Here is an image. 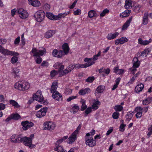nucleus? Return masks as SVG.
I'll use <instances>...</instances> for the list:
<instances>
[{
	"mask_svg": "<svg viewBox=\"0 0 152 152\" xmlns=\"http://www.w3.org/2000/svg\"><path fill=\"white\" fill-rule=\"evenodd\" d=\"M33 56L34 57H38L36 60V62L37 64H40L42 61V58L40 57L46 53V49L44 48L42 50H38L36 48H33L31 51Z\"/></svg>",
	"mask_w": 152,
	"mask_h": 152,
	"instance_id": "1",
	"label": "nucleus"
},
{
	"mask_svg": "<svg viewBox=\"0 0 152 152\" xmlns=\"http://www.w3.org/2000/svg\"><path fill=\"white\" fill-rule=\"evenodd\" d=\"M15 88L20 91H25L28 90L30 87L29 83L24 81H19L15 85Z\"/></svg>",
	"mask_w": 152,
	"mask_h": 152,
	"instance_id": "2",
	"label": "nucleus"
},
{
	"mask_svg": "<svg viewBox=\"0 0 152 152\" xmlns=\"http://www.w3.org/2000/svg\"><path fill=\"white\" fill-rule=\"evenodd\" d=\"M45 15V13L44 11L40 10L37 12L34 16L37 22H41L44 20Z\"/></svg>",
	"mask_w": 152,
	"mask_h": 152,
	"instance_id": "3",
	"label": "nucleus"
},
{
	"mask_svg": "<svg viewBox=\"0 0 152 152\" xmlns=\"http://www.w3.org/2000/svg\"><path fill=\"white\" fill-rule=\"evenodd\" d=\"M0 52L5 55H10L11 56H18V53L14 51H10L7 49H5L1 45H0Z\"/></svg>",
	"mask_w": 152,
	"mask_h": 152,
	"instance_id": "4",
	"label": "nucleus"
},
{
	"mask_svg": "<svg viewBox=\"0 0 152 152\" xmlns=\"http://www.w3.org/2000/svg\"><path fill=\"white\" fill-rule=\"evenodd\" d=\"M0 52L5 55H10L11 56H18V53L14 51H10L7 49H5L1 45H0Z\"/></svg>",
	"mask_w": 152,
	"mask_h": 152,
	"instance_id": "5",
	"label": "nucleus"
},
{
	"mask_svg": "<svg viewBox=\"0 0 152 152\" xmlns=\"http://www.w3.org/2000/svg\"><path fill=\"white\" fill-rule=\"evenodd\" d=\"M58 85L57 81H54L50 89V92L52 94V95H60V94L56 91Z\"/></svg>",
	"mask_w": 152,
	"mask_h": 152,
	"instance_id": "6",
	"label": "nucleus"
},
{
	"mask_svg": "<svg viewBox=\"0 0 152 152\" xmlns=\"http://www.w3.org/2000/svg\"><path fill=\"white\" fill-rule=\"evenodd\" d=\"M85 143L89 147H93L95 146L96 144V140H94L92 137L90 138H87L86 137H85Z\"/></svg>",
	"mask_w": 152,
	"mask_h": 152,
	"instance_id": "7",
	"label": "nucleus"
},
{
	"mask_svg": "<svg viewBox=\"0 0 152 152\" xmlns=\"http://www.w3.org/2000/svg\"><path fill=\"white\" fill-rule=\"evenodd\" d=\"M23 139V142L25 145L28 146L30 148H34L35 145L32 144V139L31 138L25 137Z\"/></svg>",
	"mask_w": 152,
	"mask_h": 152,
	"instance_id": "8",
	"label": "nucleus"
},
{
	"mask_svg": "<svg viewBox=\"0 0 152 152\" xmlns=\"http://www.w3.org/2000/svg\"><path fill=\"white\" fill-rule=\"evenodd\" d=\"M55 126V124L52 122H46L44 124L45 130H52L54 129Z\"/></svg>",
	"mask_w": 152,
	"mask_h": 152,
	"instance_id": "9",
	"label": "nucleus"
},
{
	"mask_svg": "<svg viewBox=\"0 0 152 152\" xmlns=\"http://www.w3.org/2000/svg\"><path fill=\"white\" fill-rule=\"evenodd\" d=\"M17 12H18L19 14L20 17L23 19H25L28 17V14L27 12L22 8L18 9Z\"/></svg>",
	"mask_w": 152,
	"mask_h": 152,
	"instance_id": "10",
	"label": "nucleus"
},
{
	"mask_svg": "<svg viewBox=\"0 0 152 152\" xmlns=\"http://www.w3.org/2000/svg\"><path fill=\"white\" fill-rule=\"evenodd\" d=\"M74 68V65L71 64L67 66L65 70L62 71V72H61L59 74V75L60 76L66 75L69 72L71 71Z\"/></svg>",
	"mask_w": 152,
	"mask_h": 152,
	"instance_id": "11",
	"label": "nucleus"
},
{
	"mask_svg": "<svg viewBox=\"0 0 152 152\" xmlns=\"http://www.w3.org/2000/svg\"><path fill=\"white\" fill-rule=\"evenodd\" d=\"M148 17L152 19V13L149 14L147 12L144 13L142 20V23L143 25H146L148 23L149 21Z\"/></svg>",
	"mask_w": 152,
	"mask_h": 152,
	"instance_id": "12",
	"label": "nucleus"
},
{
	"mask_svg": "<svg viewBox=\"0 0 152 152\" xmlns=\"http://www.w3.org/2000/svg\"><path fill=\"white\" fill-rule=\"evenodd\" d=\"M21 118L20 115L18 113H12L5 120L6 122H9L11 120L17 121Z\"/></svg>",
	"mask_w": 152,
	"mask_h": 152,
	"instance_id": "13",
	"label": "nucleus"
},
{
	"mask_svg": "<svg viewBox=\"0 0 152 152\" xmlns=\"http://www.w3.org/2000/svg\"><path fill=\"white\" fill-rule=\"evenodd\" d=\"M21 124L23 126V128L24 130H26L28 128L33 126L34 125L32 122L29 121H28L22 122Z\"/></svg>",
	"mask_w": 152,
	"mask_h": 152,
	"instance_id": "14",
	"label": "nucleus"
},
{
	"mask_svg": "<svg viewBox=\"0 0 152 152\" xmlns=\"http://www.w3.org/2000/svg\"><path fill=\"white\" fill-rule=\"evenodd\" d=\"M34 99L39 102L43 103L44 104H48V102L47 99L44 100L43 96H33Z\"/></svg>",
	"mask_w": 152,
	"mask_h": 152,
	"instance_id": "15",
	"label": "nucleus"
},
{
	"mask_svg": "<svg viewBox=\"0 0 152 152\" xmlns=\"http://www.w3.org/2000/svg\"><path fill=\"white\" fill-rule=\"evenodd\" d=\"M54 68L56 69H58L59 74L61 72H62V70L64 69V66L61 63L59 62L56 63L53 65Z\"/></svg>",
	"mask_w": 152,
	"mask_h": 152,
	"instance_id": "16",
	"label": "nucleus"
},
{
	"mask_svg": "<svg viewBox=\"0 0 152 152\" xmlns=\"http://www.w3.org/2000/svg\"><path fill=\"white\" fill-rule=\"evenodd\" d=\"M128 41V39L126 37H122L120 39H118L115 41V44L116 45L119 44H123L127 42Z\"/></svg>",
	"mask_w": 152,
	"mask_h": 152,
	"instance_id": "17",
	"label": "nucleus"
},
{
	"mask_svg": "<svg viewBox=\"0 0 152 152\" xmlns=\"http://www.w3.org/2000/svg\"><path fill=\"white\" fill-rule=\"evenodd\" d=\"M143 108L140 107H136L134 110V111L137 112L136 115V116L137 118H140L142 114V110Z\"/></svg>",
	"mask_w": 152,
	"mask_h": 152,
	"instance_id": "18",
	"label": "nucleus"
},
{
	"mask_svg": "<svg viewBox=\"0 0 152 152\" xmlns=\"http://www.w3.org/2000/svg\"><path fill=\"white\" fill-rule=\"evenodd\" d=\"M52 54L53 56L55 57L61 58L63 56V52L62 50L58 51L57 50L54 49L53 51Z\"/></svg>",
	"mask_w": 152,
	"mask_h": 152,
	"instance_id": "19",
	"label": "nucleus"
},
{
	"mask_svg": "<svg viewBox=\"0 0 152 152\" xmlns=\"http://www.w3.org/2000/svg\"><path fill=\"white\" fill-rule=\"evenodd\" d=\"M55 31L54 30H50L48 31L45 34V37L47 39H49L53 37L55 34Z\"/></svg>",
	"mask_w": 152,
	"mask_h": 152,
	"instance_id": "20",
	"label": "nucleus"
},
{
	"mask_svg": "<svg viewBox=\"0 0 152 152\" xmlns=\"http://www.w3.org/2000/svg\"><path fill=\"white\" fill-rule=\"evenodd\" d=\"M133 65L132 67L137 68L140 65V62L139 61L137 57H134L133 60Z\"/></svg>",
	"mask_w": 152,
	"mask_h": 152,
	"instance_id": "21",
	"label": "nucleus"
},
{
	"mask_svg": "<svg viewBox=\"0 0 152 152\" xmlns=\"http://www.w3.org/2000/svg\"><path fill=\"white\" fill-rule=\"evenodd\" d=\"M20 69L18 68H14L12 70V74L15 78L18 77L19 76Z\"/></svg>",
	"mask_w": 152,
	"mask_h": 152,
	"instance_id": "22",
	"label": "nucleus"
},
{
	"mask_svg": "<svg viewBox=\"0 0 152 152\" xmlns=\"http://www.w3.org/2000/svg\"><path fill=\"white\" fill-rule=\"evenodd\" d=\"M77 134L73 132L69 137V144L72 143L74 142L76 139Z\"/></svg>",
	"mask_w": 152,
	"mask_h": 152,
	"instance_id": "23",
	"label": "nucleus"
},
{
	"mask_svg": "<svg viewBox=\"0 0 152 152\" xmlns=\"http://www.w3.org/2000/svg\"><path fill=\"white\" fill-rule=\"evenodd\" d=\"M119 33L116 32L114 34H109L107 37V38L108 40H111L115 38L119 35Z\"/></svg>",
	"mask_w": 152,
	"mask_h": 152,
	"instance_id": "24",
	"label": "nucleus"
},
{
	"mask_svg": "<svg viewBox=\"0 0 152 152\" xmlns=\"http://www.w3.org/2000/svg\"><path fill=\"white\" fill-rule=\"evenodd\" d=\"M91 90L90 89L87 88L84 89L80 90L79 92V93L80 95H83L86 94H88L90 92Z\"/></svg>",
	"mask_w": 152,
	"mask_h": 152,
	"instance_id": "25",
	"label": "nucleus"
},
{
	"mask_svg": "<svg viewBox=\"0 0 152 152\" xmlns=\"http://www.w3.org/2000/svg\"><path fill=\"white\" fill-rule=\"evenodd\" d=\"M79 109V106L76 104H75L70 109V112L73 114H75L77 112Z\"/></svg>",
	"mask_w": 152,
	"mask_h": 152,
	"instance_id": "26",
	"label": "nucleus"
},
{
	"mask_svg": "<svg viewBox=\"0 0 152 152\" xmlns=\"http://www.w3.org/2000/svg\"><path fill=\"white\" fill-rule=\"evenodd\" d=\"M144 87V85L143 84L140 83L136 86L135 88V91L136 93H139L142 90Z\"/></svg>",
	"mask_w": 152,
	"mask_h": 152,
	"instance_id": "27",
	"label": "nucleus"
},
{
	"mask_svg": "<svg viewBox=\"0 0 152 152\" xmlns=\"http://www.w3.org/2000/svg\"><path fill=\"white\" fill-rule=\"evenodd\" d=\"M62 48L65 55H66L68 53L69 49L67 43H65L62 46Z\"/></svg>",
	"mask_w": 152,
	"mask_h": 152,
	"instance_id": "28",
	"label": "nucleus"
},
{
	"mask_svg": "<svg viewBox=\"0 0 152 152\" xmlns=\"http://www.w3.org/2000/svg\"><path fill=\"white\" fill-rule=\"evenodd\" d=\"M131 12L130 10H126L121 13L120 15V16L122 18L128 17L129 15Z\"/></svg>",
	"mask_w": 152,
	"mask_h": 152,
	"instance_id": "29",
	"label": "nucleus"
},
{
	"mask_svg": "<svg viewBox=\"0 0 152 152\" xmlns=\"http://www.w3.org/2000/svg\"><path fill=\"white\" fill-rule=\"evenodd\" d=\"M9 102L15 108H19L20 107V106L18 104V102L12 99L10 100Z\"/></svg>",
	"mask_w": 152,
	"mask_h": 152,
	"instance_id": "30",
	"label": "nucleus"
},
{
	"mask_svg": "<svg viewBox=\"0 0 152 152\" xmlns=\"http://www.w3.org/2000/svg\"><path fill=\"white\" fill-rule=\"evenodd\" d=\"M69 13V12H67L63 13H61L58 14L56 16V20H59L62 17L64 18Z\"/></svg>",
	"mask_w": 152,
	"mask_h": 152,
	"instance_id": "31",
	"label": "nucleus"
},
{
	"mask_svg": "<svg viewBox=\"0 0 152 152\" xmlns=\"http://www.w3.org/2000/svg\"><path fill=\"white\" fill-rule=\"evenodd\" d=\"M95 63L94 61H91L83 64H80V68H86Z\"/></svg>",
	"mask_w": 152,
	"mask_h": 152,
	"instance_id": "32",
	"label": "nucleus"
},
{
	"mask_svg": "<svg viewBox=\"0 0 152 152\" xmlns=\"http://www.w3.org/2000/svg\"><path fill=\"white\" fill-rule=\"evenodd\" d=\"M30 4L34 7H38L40 5V2L37 0L33 1L30 2Z\"/></svg>",
	"mask_w": 152,
	"mask_h": 152,
	"instance_id": "33",
	"label": "nucleus"
},
{
	"mask_svg": "<svg viewBox=\"0 0 152 152\" xmlns=\"http://www.w3.org/2000/svg\"><path fill=\"white\" fill-rule=\"evenodd\" d=\"M46 17L49 19L52 20H56V16H54L53 14L50 12H47L46 14Z\"/></svg>",
	"mask_w": 152,
	"mask_h": 152,
	"instance_id": "34",
	"label": "nucleus"
},
{
	"mask_svg": "<svg viewBox=\"0 0 152 152\" xmlns=\"http://www.w3.org/2000/svg\"><path fill=\"white\" fill-rule=\"evenodd\" d=\"M148 130L149 132L147 134L146 137L147 138H148L152 134V125L149 126L148 128Z\"/></svg>",
	"mask_w": 152,
	"mask_h": 152,
	"instance_id": "35",
	"label": "nucleus"
},
{
	"mask_svg": "<svg viewBox=\"0 0 152 152\" xmlns=\"http://www.w3.org/2000/svg\"><path fill=\"white\" fill-rule=\"evenodd\" d=\"M86 101L84 100H82L81 101L82 103V105L81 107V110L82 111L85 110L87 108V106L86 104Z\"/></svg>",
	"mask_w": 152,
	"mask_h": 152,
	"instance_id": "36",
	"label": "nucleus"
},
{
	"mask_svg": "<svg viewBox=\"0 0 152 152\" xmlns=\"http://www.w3.org/2000/svg\"><path fill=\"white\" fill-rule=\"evenodd\" d=\"M105 87L103 86H100L97 87L96 88V91L98 93H101L103 92L105 89Z\"/></svg>",
	"mask_w": 152,
	"mask_h": 152,
	"instance_id": "37",
	"label": "nucleus"
},
{
	"mask_svg": "<svg viewBox=\"0 0 152 152\" xmlns=\"http://www.w3.org/2000/svg\"><path fill=\"white\" fill-rule=\"evenodd\" d=\"M132 3L129 1L126 0L125 2L124 7L126 9H129L132 7Z\"/></svg>",
	"mask_w": 152,
	"mask_h": 152,
	"instance_id": "38",
	"label": "nucleus"
},
{
	"mask_svg": "<svg viewBox=\"0 0 152 152\" xmlns=\"http://www.w3.org/2000/svg\"><path fill=\"white\" fill-rule=\"evenodd\" d=\"M96 14V12L94 10H91L88 12V16L90 18H92L93 17L95 16Z\"/></svg>",
	"mask_w": 152,
	"mask_h": 152,
	"instance_id": "39",
	"label": "nucleus"
},
{
	"mask_svg": "<svg viewBox=\"0 0 152 152\" xmlns=\"http://www.w3.org/2000/svg\"><path fill=\"white\" fill-rule=\"evenodd\" d=\"M134 112L132 111H129L128 113L127 114V116H128V118H126V120L129 121L131 120L133 116V115L134 114Z\"/></svg>",
	"mask_w": 152,
	"mask_h": 152,
	"instance_id": "40",
	"label": "nucleus"
},
{
	"mask_svg": "<svg viewBox=\"0 0 152 152\" xmlns=\"http://www.w3.org/2000/svg\"><path fill=\"white\" fill-rule=\"evenodd\" d=\"M114 109L116 111H121L123 110V107L121 105H116L114 106Z\"/></svg>",
	"mask_w": 152,
	"mask_h": 152,
	"instance_id": "41",
	"label": "nucleus"
},
{
	"mask_svg": "<svg viewBox=\"0 0 152 152\" xmlns=\"http://www.w3.org/2000/svg\"><path fill=\"white\" fill-rule=\"evenodd\" d=\"M54 150L56 151H57L58 152H61L65 150L63 149L62 146L59 145L57 146L56 147L54 148Z\"/></svg>",
	"mask_w": 152,
	"mask_h": 152,
	"instance_id": "42",
	"label": "nucleus"
},
{
	"mask_svg": "<svg viewBox=\"0 0 152 152\" xmlns=\"http://www.w3.org/2000/svg\"><path fill=\"white\" fill-rule=\"evenodd\" d=\"M24 137H22L21 135H18L16 137V142H23L24 139Z\"/></svg>",
	"mask_w": 152,
	"mask_h": 152,
	"instance_id": "43",
	"label": "nucleus"
},
{
	"mask_svg": "<svg viewBox=\"0 0 152 152\" xmlns=\"http://www.w3.org/2000/svg\"><path fill=\"white\" fill-rule=\"evenodd\" d=\"M92 112V108L91 107H88L86 109L85 112V115L84 116L86 117L87 115Z\"/></svg>",
	"mask_w": 152,
	"mask_h": 152,
	"instance_id": "44",
	"label": "nucleus"
},
{
	"mask_svg": "<svg viewBox=\"0 0 152 152\" xmlns=\"http://www.w3.org/2000/svg\"><path fill=\"white\" fill-rule=\"evenodd\" d=\"M109 12V10L107 9H105L101 12L100 15V16L101 17H103L106 14L108 13Z\"/></svg>",
	"mask_w": 152,
	"mask_h": 152,
	"instance_id": "45",
	"label": "nucleus"
},
{
	"mask_svg": "<svg viewBox=\"0 0 152 152\" xmlns=\"http://www.w3.org/2000/svg\"><path fill=\"white\" fill-rule=\"evenodd\" d=\"M53 98L55 100L60 101L62 100V96H52Z\"/></svg>",
	"mask_w": 152,
	"mask_h": 152,
	"instance_id": "46",
	"label": "nucleus"
},
{
	"mask_svg": "<svg viewBox=\"0 0 152 152\" xmlns=\"http://www.w3.org/2000/svg\"><path fill=\"white\" fill-rule=\"evenodd\" d=\"M141 7V6L140 5H137L136 6L134 9V11L136 13H138L140 11V9Z\"/></svg>",
	"mask_w": 152,
	"mask_h": 152,
	"instance_id": "47",
	"label": "nucleus"
},
{
	"mask_svg": "<svg viewBox=\"0 0 152 152\" xmlns=\"http://www.w3.org/2000/svg\"><path fill=\"white\" fill-rule=\"evenodd\" d=\"M37 116L39 118H41L45 115V113H42L40 110L38 111L36 114Z\"/></svg>",
	"mask_w": 152,
	"mask_h": 152,
	"instance_id": "48",
	"label": "nucleus"
},
{
	"mask_svg": "<svg viewBox=\"0 0 152 152\" xmlns=\"http://www.w3.org/2000/svg\"><path fill=\"white\" fill-rule=\"evenodd\" d=\"M95 78L94 76L89 77L87 79H86V82L89 83H92L94 80Z\"/></svg>",
	"mask_w": 152,
	"mask_h": 152,
	"instance_id": "49",
	"label": "nucleus"
},
{
	"mask_svg": "<svg viewBox=\"0 0 152 152\" xmlns=\"http://www.w3.org/2000/svg\"><path fill=\"white\" fill-rule=\"evenodd\" d=\"M129 25L130 24L126 21L123 25L121 29L122 30H124L126 29Z\"/></svg>",
	"mask_w": 152,
	"mask_h": 152,
	"instance_id": "50",
	"label": "nucleus"
},
{
	"mask_svg": "<svg viewBox=\"0 0 152 152\" xmlns=\"http://www.w3.org/2000/svg\"><path fill=\"white\" fill-rule=\"evenodd\" d=\"M101 55V51H99L98 54L94 56L92 60L96 61L98 59V57L100 56Z\"/></svg>",
	"mask_w": 152,
	"mask_h": 152,
	"instance_id": "51",
	"label": "nucleus"
},
{
	"mask_svg": "<svg viewBox=\"0 0 152 152\" xmlns=\"http://www.w3.org/2000/svg\"><path fill=\"white\" fill-rule=\"evenodd\" d=\"M119 113L116 112H114L113 114L112 117L114 119H117L118 118Z\"/></svg>",
	"mask_w": 152,
	"mask_h": 152,
	"instance_id": "52",
	"label": "nucleus"
},
{
	"mask_svg": "<svg viewBox=\"0 0 152 152\" xmlns=\"http://www.w3.org/2000/svg\"><path fill=\"white\" fill-rule=\"evenodd\" d=\"M126 126V124H121L119 127V131L121 132H124L125 130V127Z\"/></svg>",
	"mask_w": 152,
	"mask_h": 152,
	"instance_id": "53",
	"label": "nucleus"
},
{
	"mask_svg": "<svg viewBox=\"0 0 152 152\" xmlns=\"http://www.w3.org/2000/svg\"><path fill=\"white\" fill-rule=\"evenodd\" d=\"M18 61V58L16 56H13L11 59V63L13 64L16 62Z\"/></svg>",
	"mask_w": 152,
	"mask_h": 152,
	"instance_id": "54",
	"label": "nucleus"
},
{
	"mask_svg": "<svg viewBox=\"0 0 152 152\" xmlns=\"http://www.w3.org/2000/svg\"><path fill=\"white\" fill-rule=\"evenodd\" d=\"M58 74V72L55 70H53L50 72V75L52 77H54L55 75H57Z\"/></svg>",
	"mask_w": 152,
	"mask_h": 152,
	"instance_id": "55",
	"label": "nucleus"
},
{
	"mask_svg": "<svg viewBox=\"0 0 152 152\" xmlns=\"http://www.w3.org/2000/svg\"><path fill=\"white\" fill-rule=\"evenodd\" d=\"M149 51L147 50H144L141 53L140 55L141 56H146L147 54H148Z\"/></svg>",
	"mask_w": 152,
	"mask_h": 152,
	"instance_id": "56",
	"label": "nucleus"
},
{
	"mask_svg": "<svg viewBox=\"0 0 152 152\" xmlns=\"http://www.w3.org/2000/svg\"><path fill=\"white\" fill-rule=\"evenodd\" d=\"M152 41L151 39H150L149 40H143L142 45H145L148 44L149 43L151 42Z\"/></svg>",
	"mask_w": 152,
	"mask_h": 152,
	"instance_id": "57",
	"label": "nucleus"
},
{
	"mask_svg": "<svg viewBox=\"0 0 152 152\" xmlns=\"http://www.w3.org/2000/svg\"><path fill=\"white\" fill-rule=\"evenodd\" d=\"M82 125L81 124H80L76 129L75 131L73 132L74 133L76 134H77L78 133L79 131L80 130L81 128Z\"/></svg>",
	"mask_w": 152,
	"mask_h": 152,
	"instance_id": "58",
	"label": "nucleus"
},
{
	"mask_svg": "<svg viewBox=\"0 0 152 152\" xmlns=\"http://www.w3.org/2000/svg\"><path fill=\"white\" fill-rule=\"evenodd\" d=\"M68 137L67 136H66L63 137L61 139L58 140L57 142H58V143H61L64 140H66L68 138Z\"/></svg>",
	"mask_w": 152,
	"mask_h": 152,
	"instance_id": "59",
	"label": "nucleus"
},
{
	"mask_svg": "<svg viewBox=\"0 0 152 152\" xmlns=\"http://www.w3.org/2000/svg\"><path fill=\"white\" fill-rule=\"evenodd\" d=\"M11 142H14L16 143V137H15V135H14L12 136L11 137Z\"/></svg>",
	"mask_w": 152,
	"mask_h": 152,
	"instance_id": "60",
	"label": "nucleus"
},
{
	"mask_svg": "<svg viewBox=\"0 0 152 152\" xmlns=\"http://www.w3.org/2000/svg\"><path fill=\"white\" fill-rule=\"evenodd\" d=\"M81 10H80L78 9L75 11L73 12V14L75 15H78L81 14Z\"/></svg>",
	"mask_w": 152,
	"mask_h": 152,
	"instance_id": "61",
	"label": "nucleus"
},
{
	"mask_svg": "<svg viewBox=\"0 0 152 152\" xmlns=\"http://www.w3.org/2000/svg\"><path fill=\"white\" fill-rule=\"evenodd\" d=\"M49 65L48 62L45 61H43L42 63L41 64V66H46L47 67Z\"/></svg>",
	"mask_w": 152,
	"mask_h": 152,
	"instance_id": "62",
	"label": "nucleus"
},
{
	"mask_svg": "<svg viewBox=\"0 0 152 152\" xmlns=\"http://www.w3.org/2000/svg\"><path fill=\"white\" fill-rule=\"evenodd\" d=\"M20 41V37H18L15 40L14 43L16 45H18Z\"/></svg>",
	"mask_w": 152,
	"mask_h": 152,
	"instance_id": "63",
	"label": "nucleus"
},
{
	"mask_svg": "<svg viewBox=\"0 0 152 152\" xmlns=\"http://www.w3.org/2000/svg\"><path fill=\"white\" fill-rule=\"evenodd\" d=\"M48 108L46 107H44L42 108L40 111L42 113H45V115H46V112L47 111Z\"/></svg>",
	"mask_w": 152,
	"mask_h": 152,
	"instance_id": "64",
	"label": "nucleus"
}]
</instances>
